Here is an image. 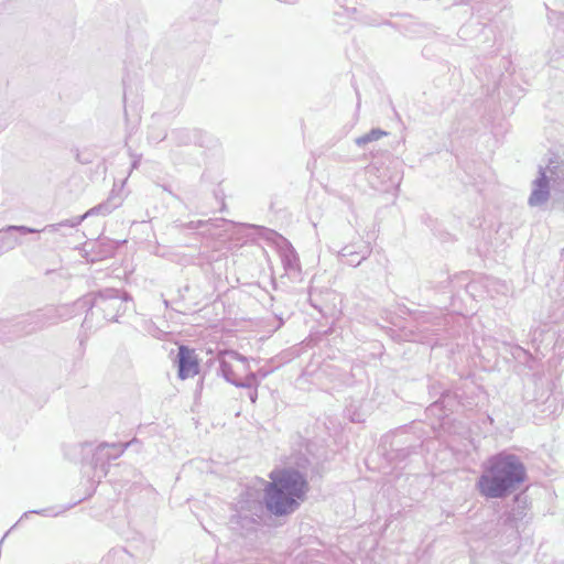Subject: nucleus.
I'll list each match as a JSON object with an SVG mask.
<instances>
[{
	"label": "nucleus",
	"mask_w": 564,
	"mask_h": 564,
	"mask_svg": "<svg viewBox=\"0 0 564 564\" xmlns=\"http://www.w3.org/2000/svg\"><path fill=\"white\" fill-rule=\"evenodd\" d=\"M131 443H109V447H111L108 449L109 462L119 458L124 449L131 446Z\"/></svg>",
	"instance_id": "obj_20"
},
{
	"label": "nucleus",
	"mask_w": 564,
	"mask_h": 564,
	"mask_svg": "<svg viewBox=\"0 0 564 564\" xmlns=\"http://www.w3.org/2000/svg\"><path fill=\"white\" fill-rule=\"evenodd\" d=\"M131 301L129 293L116 289H105L85 295L84 299L77 301L78 307H87L83 327L91 329L108 323V321H118L119 316L127 313Z\"/></svg>",
	"instance_id": "obj_3"
},
{
	"label": "nucleus",
	"mask_w": 564,
	"mask_h": 564,
	"mask_svg": "<svg viewBox=\"0 0 564 564\" xmlns=\"http://www.w3.org/2000/svg\"><path fill=\"white\" fill-rule=\"evenodd\" d=\"M61 317L58 307L47 306L19 317L12 326L19 327L20 332L30 334L35 332V329L56 324Z\"/></svg>",
	"instance_id": "obj_5"
},
{
	"label": "nucleus",
	"mask_w": 564,
	"mask_h": 564,
	"mask_svg": "<svg viewBox=\"0 0 564 564\" xmlns=\"http://www.w3.org/2000/svg\"><path fill=\"white\" fill-rule=\"evenodd\" d=\"M219 368L218 373L225 378V380L235 386V382H239V380L235 377V371L232 367V361H240L243 365L245 369H248V358L241 356L240 352L236 350H224L218 354Z\"/></svg>",
	"instance_id": "obj_12"
},
{
	"label": "nucleus",
	"mask_w": 564,
	"mask_h": 564,
	"mask_svg": "<svg viewBox=\"0 0 564 564\" xmlns=\"http://www.w3.org/2000/svg\"><path fill=\"white\" fill-rule=\"evenodd\" d=\"M112 555L119 557L120 560H123L126 556H131L129 554V551L127 549H117L112 551Z\"/></svg>",
	"instance_id": "obj_24"
},
{
	"label": "nucleus",
	"mask_w": 564,
	"mask_h": 564,
	"mask_svg": "<svg viewBox=\"0 0 564 564\" xmlns=\"http://www.w3.org/2000/svg\"><path fill=\"white\" fill-rule=\"evenodd\" d=\"M466 31H467V26H463V28L459 29L458 34L460 36H464V34H466Z\"/></svg>",
	"instance_id": "obj_29"
},
{
	"label": "nucleus",
	"mask_w": 564,
	"mask_h": 564,
	"mask_svg": "<svg viewBox=\"0 0 564 564\" xmlns=\"http://www.w3.org/2000/svg\"><path fill=\"white\" fill-rule=\"evenodd\" d=\"M271 481H264L263 505L275 517L290 516L297 511L306 499L308 484L304 474L293 467L272 471Z\"/></svg>",
	"instance_id": "obj_2"
},
{
	"label": "nucleus",
	"mask_w": 564,
	"mask_h": 564,
	"mask_svg": "<svg viewBox=\"0 0 564 564\" xmlns=\"http://www.w3.org/2000/svg\"><path fill=\"white\" fill-rule=\"evenodd\" d=\"M308 301L311 303V305L316 308V310H319L321 311V305L317 301V299H314V292L313 291H310V295H308Z\"/></svg>",
	"instance_id": "obj_26"
},
{
	"label": "nucleus",
	"mask_w": 564,
	"mask_h": 564,
	"mask_svg": "<svg viewBox=\"0 0 564 564\" xmlns=\"http://www.w3.org/2000/svg\"><path fill=\"white\" fill-rule=\"evenodd\" d=\"M558 166L540 167L535 181L532 183V191L528 197L530 207H543L550 200L551 184L556 182Z\"/></svg>",
	"instance_id": "obj_6"
},
{
	"label": "nucleus",
	"mask_w": 564,
	"mask_h": 564,
	"mask_svg": "<svg viewBox=\"0 0 564 564\" xmlns=\"http://www.w3.org/2000/svg\"><path fill=\"white\" fill-rule=\"evenodd\" d=\"M208 139L207 133L198 128H174L170 132V142L178 147L191 144L205 147Z\"/></svg>",
	"instance_id": "obj_10"
},
{
	"label": "nucleus",
	"mask_w": 564,
	"mask_h": 564,
	"mask_svg": "<svg viewBox=\"0 0 564 564\" xmlns=\"http://www.w3.org/2000/svg\"><path fill=\"white\" fill-rule=\"evenodd\" d=\"M547 19L555 28L554 44L547 52V64L553 68L564 67V11L549 9Z\"/></svg>",
	"instance_id": "obj_7"
},
{
	"label": "nucleus",
	"mask_w": 564,
	"mask_h": 564,
	"mask_svg": "<svg viewBox=\"0 0 564 564\" xmlns=\"http://www.w3.org/2000/svg\"><path fill=\"white\" fill-rule=\"evenodd\" d=\"M122 204V198L119 193L112 191L107 199L102 203L97 204V206L85 212L84 215L64 219L58 224L46 225L43 227V230H48L50 234L59 232L63 227L75 228L82 224L88 217L91 216H107L112 213V210L119 208Z\"/></svg>",
	"instance_id": "obj_4"
},
{
	"label": "nucleus",
	"mask_w": 564,
	"mask_h": 564,
	"mask_svg": "<svg viewBox=\"0 0 564 564\" xmlns=\"http://www.w3.org/2000/svg\"><path fill=\"white\" fill-rule=\"evenodd\" d=\"M257 373L254 372H249L243 381L239 380V382H235V386L240 387L241 389H250V387H257Z\"/></svg>",
	"instance_id": "obj_22"
},
{
	"label": "nucleus",
	"mask_w": 564,
	"mask_h": 564,
	"mask_svg": "<svg viewBox=\"0 0 564 564\" xmlns=\"http://www.w3.org/2000/svg\"><path fill=\"white\" fill-rule=\"evenodd\" d=\"M235 509H240L243 512H250L256 517L263 516V497L261 498L260 492L256 489H247L240 492L238 500L236 501Z\"/></svg>",
	"instance_id": "obj_14"
},
{
	"label": "nucleus",
	"mask_w": 564,
	"mask_h": 564,
	"mask_svg": "<svg viewBox=\"0 0 564 564\" xmlns=\"http://www.w3.org/2000/svg\"><path fill=\"white\" fill-rule=\"evenodd\" d=\"M412 449H415V446H410V447H406V448H395L394 452H395V457H399V458H404L406 456L410 455V453L412 452Z\"/></svg>",
	"instance_id": "obj_23"
},
{
	"label": "nucleus",
	"mask_w": 564,
	"mask_h": 564,
	"mask_svg": "<svg viewBox=\"0 0 564 564\" xmlns=\"http://www.w3.org/2000/svg\"><path fill=\"white\" fill-rule=\"evenodd\" d=\"M280 257L288 274H299V253L294 250L293 246L290 242L286 241L285 246L281 248Z\"/></svg>",
	"instance_id": "obj_17"
},
{
	"label": "nucleus",
	"mask_w": 564,
	"mask_h": 564,
	"mask_svg": "<svg viewBox=\"0 0 564 564\" xmlns=\"http://www.w3.org/2000/svg\"><path fill=\"white\" fill-rule=\"evenodd\" d=\"M65 509H61L59 511H55L54 507L48 508H42V509H33L32 511H28L23 513L19 521H22V519L28 518L30 514H40L44 517H56L59 513H63Z\"/></svg>",
	"instance_id": "obj_21"
},
{
	"label": "nucleus",
	"mask_w": 564,
	"mask_h": 564,
	"mask_svg": "<svg viewBox=\"0 0 564 564\" xmlns=\"http://www.w3.org/2000/svg\"><path fill=\"white\" fill-rule=\"evenodd\" d=\"M387 135L383 129L372 128L368 133L355 138V142L359 147H365L371 142L378 141V139Z\"/></svg>",
	"instance_id": "obj_19"
},
{
	"label": "nucleus",
	"mask_w": 564,
	"mask_h": 564,
	"mask_svg": "<svg viewBox=\"0 0 564 564\" xmlns=\"http://www.w3.org/2000/svg\"><path fill=\"white\" fill-rule=\"evenodd\" d=\"M160 187H161V189H162V191L167 192L170 195H172V196H174L176 199H178V196H177L175 193H173V192L171 191L170 185L162 184V185H160Z\"/></svg>",
	"instance_id": "obj_27"
},
{
	"label": "nucleus",
	"mask_w": 564,
	"mask_h": 564,
	"mask_svg": "<svg viewBox=\"0 0 564 564\" xmlns=\"http://www.w3.org/2000/svg\"><path fill=\"white\" fill-rule=\"evenodd\" d=\"M371 253V245L362 239L345 245L339 251L341 261L350 267H358L362 261L369 258Z\"/></svg>",
	"instance_id": "obj_11"
},
{
	"label": "nucleus",
	"mask_w": 564,
	"mask_h": 564,
	"mask_svg": "<svg viewBox=\"0 0 564 564\" xmlns=\"http://www.w3.org/2000/svg\"><path fill=\"white\" fill-rule=\"evenodd\" d=\"M556 4L560 9H564V0H556Z\"/></svg>",
	"instance_id": "obj_30"
},
{
	"label": "nucleus",
	"mask_w": 564,
	"mask_h": 564,
	"mask_svg": "<svg viewBox=\"0 0 564 564\" xmlns=\"http://www.w3.org/2000/svg\"><path fill=\"white\" fill-rule=\"evenodd\" d=\"M165 138H166L165 133H162L161 135L160 134L159 135L158 134H152V133L148 134V141L149 142H161Z\"/></svg>",
	"instance_id": "obj_25"
},
{
	"label": "nucleus",
	"mask_w": 564,
	"mask_h": 564,
	"mask_svg": "<svg viewBox=\"0 0 564 564\" xmlns=\"http://www.w3.org/2000/svg\"><path fill=\"white\" fill-rule=\"evenodd\" d=\"M527 476V467L520 457L502 451L488 458L476 487L487 499H502L518 490Z\"/></svg>",
	"instance_id": "obj_1"
},
{
	"label": "nucleus",
	"mask_w": 564,
	"mask_h": 564,
	"mask_svg": "<svg viewBox=\"0 0 564 564\" xmlns=\"http://www.w3.org/2000/svg\"><path fill=\"white\" fill-rule=\"evenodd\" d=\"M437 405H438V402H437V401H435V402L432 404V406L430 408V410H435V409L437 408Z\"/></svg>",
	"instance_id": "obj_32"
},
{
	"label": "nucleus",
	"mask_w": 564,
	"mask_h": 564,
	"mask_svg": "<svg viewBox=\"0 0 564 564\" xmlns=\"http://www.w3.org/2000/svg\"><path fill=\"white\" fill-rule=\"evenodd\" d=\"M91 448V443H84V449Z\"/></svg>",
	"instance_id": "obj_33"
},
{
	"label": "nucleus",
	"mask_w": 564,
	"mask_h": 564,
	"mask_svg": "<svg viewBox=\"0 0 564 564\" xmlns=\"http://www.w3.org/2000/svg\"><path fill=\"white\" fill-rule=\"evenodd\" d=\"M110 448L111 447H109L108 442H101L93 449L90 466L95 470L94 477H97L98 480L101 479V477L106 476L108 473V449Z\"/></svg>",
	"instance_id": "obj_16"
},
{
	"label": "nucleus",
	"mask_w": 564,
	"mask_h": 564,
	"mask_svg": "<svg viewBox=\"0 0 564 564\" xmlns=\"http://www.w3.org/2000/svg\"><path fill=\"white\" fill-rule=\"evenodd\" d=\"M249 398L252 402H256L257 400V390L250 392Z\"/></svg>",
	"instance_id": "obj_28"
},
{
	"label": "nucleus",
	"mask_w": 564,
	"mask_h": 564,
	"mask_svg": "<svg viewBox=\"0 0 564 564\" xmlns=\"http://www.w3.org/2000/svg\"><path fill=\"white\" fill-rule=\"evenodd\" d=\"M528 516V499L525 497L516 496L511 510L505 513L501 519L505 524L514 528L519 532L521 523Z\"/></svg>",
	"instance_id": "obj_15"
},
{
	"label": "nucleus",
	"mask_w": 564,
	"mask_h": 564,
	"mask_svg": "<svg viewBox=\"0 0 564 564\" xmlns=\"http://www.w3.org/2000/svg\"><path fill=\"white\" fill-rule=\"evenodd\" d=\"M228 224V220L225 218H210V219H198V220H191L187 224H184L183 227L187 229H200L205 228L208 232L212 230V228H220L224 225Z\"/></svg>",
	"instance_id": "obj_18"
},
{
	"label": "nucleus",
	"mask_w": 564,
	"mask_h": 564,
	"mask_svg": "<svg viewBox=\"0 0 564 564\" xmlns=\"http://www.w3.org/2000/svg\"><path fill=\"white\" fill-rule=\"evenodd\" d=\"M139 162H140V160H139V159L133 160V161H132V169L138 167Z\"/></svg>",
	"instance_id": "obj_31"
},
{
	"label": "nucleus",
	"mask_w": 564,
	"mask_h": 564,
	"mask_svg": "<svg viewBox=\"0 0 564 564\" xmlns=\"http://www.w3.org/2000/svg\"><path fill=\"white\" fill-rule=\"evenodd\" d=\"M177 376L181 380L199 373V359L195 350L181 346L176 354Z\"/></svg>",
	"instance_id": "obj_9"
},
{
	"label": "nucleus",
	"mask_w": 564,
	"mask_h": 564,
	"mask_svg": "<svg viewBox=\"0 0 564 564\" xmlns=\"http://www.w3.org/2000/svg\"><path fill=\"white\" fill-rule=\"evenodd\" d=\"M262 517H257L250 512L240 511L235 509L230 517V524L232 530L239 532L246 538V535L256 533L257 527L260 524Z\"/></svg>",
	"instance_id": "obj_13"
},
{
	"label": "nucleus",
	"mask_w": 564,
	"mask_h": 564,
	"mask_svg": "<svg viewBox=\"0 0 564 564\" xmlns=\"http://www.w3.org/2000/svg\"><path fill=\"white\" fill-rule=\"evenodd\" d=\"M44 232L43 228L37 229L34 227H29L24 225H9L3 228H0V256L12 251L21 243L17 234L19 235H28V234H36Z\"/></svg>",
	"instance_id": "obj_8"
}]
</instances>
